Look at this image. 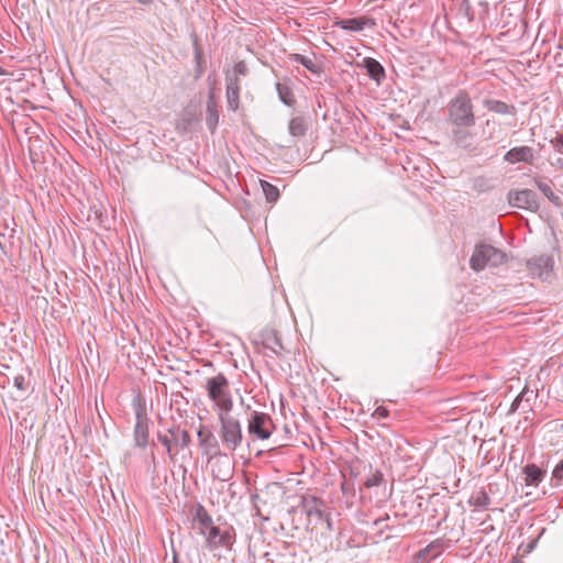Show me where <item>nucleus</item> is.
Here are the masks:
<instances>
[{
  "label": "nucleus",
  "instance_id": "obj_1",
  "mask_svg": "<svg viewBox=\"0 0 563 563\" xmlns=\"http://www.w3.org/2000/svg\"><path fill=\"white\" fill-rule=\"evenodd\" d=\"M206 390L208 398L213 404V409L217 416L232 411L234 405L233 397L230 383L224 374L218 373L217 375L207 378Z\"/></svg>",
  "mask_w": 563,
  "mask_h": 563
},
{
  "label": "nucleus",
  "instance_id": "obj_2",
  "mask_svg": "<svg viewBox=\"0 0 563 563\" xmlns=\"http://www.w3.org/2000/svg\"><path fill=\"white\" fill-rule=\"evenodd\" d=\"M199 446L205 455H208V461L216 460V464H223V474H219L220 481H227L232 474V467L229 457L225 453L219 450V443L214 434L206 427H200L197 432Z\"/></svg>",
  "mask_w": 563,
  "mask_h": 563
},
{
  "label": "nucleus",
  "instance_id": "obj_3",
  "mask_svg": "<svg viewBox=\"0 0 563 563\" xmlns=\"http://www.w3.org/2000/svg\"><path fill=\"white\" fill-rule=\"evenodd\" d=\"M449 118L452 124L456 126L470 128L475 123L473 104L470 96L465 91H460L451 101L449 107Z\"/></svg>",
  "mask_w": 563,
  "mask_h": 563
},
{
  "label": "nucleus",
  "instance_id": "obj_4",
  "mask_svg": "<svg viewBox=\"0 0 563 563\" xmlns=\"http://www.w3.org/2000/svg\"><path fill=\"white\" fill-rule=\"evenodd\" d=\"M217 417L220 423V437L223 445L230 451H235L243 441L241 422L231 412L221 413Z\"/></svg>",
  "mask_w": 563,
  "mask_h": 563
},
{
  "label": "nucleus",
  "instance_id": "obj_5",
  "mask_svg": "<svg viewBox=\"0 0 563 563\" xmlns=\"http://www.w3.org/2000/svg\"><path fill=\"white\" fill-rule=\"evenodd\" d=\"M506 261V255L503 251L489 244H477L471 256L470 265L473 271L481 272L487 266H498Z\"/></svg>",
  "mask_w": 563,
  "mask_h": 563
},
{
  "label": "nucleus",
  "instance_id": "obj_6",
  "mask_svg": "<svg viewBox=\"0 0 563 563\" xmlns=\"http://www.w3.org/2000/svg\"><path fill=\"white\" fill-rule=\"evenodd\" d=\"M527 269L533 278L542 282H552L554 278V260L550 255L541 254L527 261Z\"/></svg>",
  "mask_w": 563,
  "mask_h": 563
},
{
  "label": "nucleus",
  "instance_id": "obj_7",
  "mask_svg": "<svg viewBox=\"0 0 563 563\" xmlns=\"http://www.w3.org/2000/svg\"><path fill=\"white\" fill-rule=\"evenodd\" d=\"M275 427L268 413L254 411L247 420V431L258 440L271 438Z\"/></svg>",
  "mask_w": 563,
  "mask_h": 563
},
{
  "label": "nucleus",
  "instance_id": "obj_8",
  "mask_svg": "<svg viewBox=\"0 0 563 563\" xmlns=\"http://www.w3.org/2000/svg\"><path fill=\"white\" fill-rule=\"evenodd\" d=\"M303 511L308 517L309 523L318 525L325 522L331 530V520L325 512V504L317 497H306L302 500Z\"/></svg>",
  "mask_w": 563,
  "mask_h": 563
},
{
  "label": "nucleus",
  "instance_id": "obj_9",
  "mask_svg": "<svg viewBox=\"0 0 563 563\" xmlns=\"http://www.w3.org/2000/svg\"><path fill=\"white\" fill-rule=\"evenodd\" d=\"M170 438L158 433V441L166 448V452L170 461L175 460V453H173V444L181 449L187 448L190 444V435L186 430H180L178 427H172L168 429Z\"/></svg>",
  "mask_w": 563,
  "mask_h": 563
},
{
  "label": "nucleus",
  "instance_id": "obj_10",
  "mask_svg": "<svg viewBox=\"0 0 563 563\" xmlns=\"http://www.w3.org/2000/svg\"><path fill=\"white\" fill-rule=\"evenodd\" d=\"M508 202L511 207L528 211H538L540 203L537 192L531 189L511 190L508 194Z\"/></svg>",
  "mask_w": 563,
  "mask_h": 563
},
{
  "label": "nucleus",
  "instance_id": "obj_11",
  "mask_svg": "<svg viewBox=\"0 0 563 563\" xmlns=\"http://www.w3.org/2000/svg\"><path fill=\"white\" fill-rule=\"evenodd\" d=\"M134 443L141 449H145L148 444V420L146 415L141 410L136 412V422L134 426Z\"/></svg>",
  "mask_w": 563,
  "mask_h": 563
},
{
  "label": "nucleus",
  "instance_id": "obj_12",
  "mask_svg": "<svg viewBox=\"0 0 563 563\" xmlns=\"http://www.w3.org/2000/svg\"><path fill=\"white\" fill-rule=\"evenodd\" d=\"M534 158L533 150L530 146H517L509 150L504 159L510 164L527 163L531 164Z\"/></svg>",
  "mask_w": 563,
  "mask_h": 563
},
{
  "label": "nucleus",
  "instance_id": "obj_13",
  "mask_svg": "<svg viewBox=\"0 0 563 563\" xmlns=\"http://www.w3.org/2000/svg\"><path fill=\"white\" fill-rule=\"evenodd\" d=\"M335 26L345 31L360 32L366 26H375V22L369 18L360 16L339 20L335 22Z\"/></svg>",
  "mask_w": 563,
  "mask_h": 563
},
{
  "label": "nucleus",
  "instance_id": "obj_14",
  "mask_svg": "<svg viewBox=\"0 0 563 563\" xmlns=\"http://www.w3.org/2000/svg\"><path fill=\"white\" fill-rule=\"evenodd\" d=\"M241 82L236 77H227V100L228 107L235 111L240 106Z\"/></svg>",
  "mask_w": 563,
  "mask_h": 563
},
{
  "label": "nucleus",
  "instance_id": "obj_15",
  "mask_svg": "<svg viewBox=\"0 0 563 563\" xmlns=\"http://www.w3.org/2000/svg\"><path fill=\"white\" fill-rule=\"evenodd\" d=\"M213 527L212 518L208 515L203 507H199L192 520V528L206 537L208 531H210V529Z\"/></svg>",
  "mask_w": 563,
  "mask_h": 563
},
{
  "label": "nucleus",
  "instance_id": "obj_16",
  "mask_svg": "<svg viewBox=\"0 0 563 563\" xmlns=\"http://www.w3.org/2000/svg\"><path fill=\"white\" fill-rule=\"evenodd\" d=\"M206 541L210 549H214L218 547H227L231 542V537L229 532L221 531L218 527H213L206 534Z\"/></svg>",
  "mask_w": 563,
  "mask_h": 563
},
{
  "label": "nucleus",
  "instance_id": "obj_17",
  "mask_svg": "<svg viewBox=\"0 0 563 563\" xmlns=\"http://www.w3.org/2000/svg\"><path fill=\"white\" fill-rule=\"evenodd\" d=\"M219 122V114L217 110V103L214 100L213 91L210 90L207 99V115H206V124L208 129L213 132Z\"/></svg>",
  "mask_w": 563,
  "mask_h": 563
},
{
  "label": "nucleus",
  "instance_id": "obj_18",
  "mask_svg": "<svg viewBox=\"0 0 563 563\" xmlns=\"http://www.w3.org/2000/svg\"><path fill=\"white\" fill-rule=\"evenodd\" d=\"M523 473L526 475V478H525V482H526V485L528 486H538L544 475H545V472L542 471L538 465L536 464H527L525 467H523Z\"/></svg>",
  "mask_w": 563,
  "mask_h": 563
},
{
  "label": "nucleus",
  "instance_id": "obj_19",
  "mask_svg": "<svg viewBox=\"0 0 563 563\" xmlns=\"http://www.w3.org/2000/svg\"><path fill=\"white\" fill-rule=\"evenodd\" d=\"M365 67L369 77L376 81H379L385 76L383 66L374 58H366Z\"/></svg>",
  "mask_w": 563,
  "mask_h": 563
},
{
  "label": "nucleus",
  "instance_id": "obj_20",
  "mask_svg": "<svg viewBox=\"0 0 563 563\" xmlns=\"http://www.w3.org/2000/svg\"><path fill=\"white\" fill-rule=\"evenodd\" d=\"M485 107L488 111L498 113V114H510L512 107L508 106L506 102L500 100H486Z\"/></svg>",
  "mask_w": 563,
  "mask_h": 563
},
{
  "label": "nucleus",
  "instance_id": "obj_21",
  "mask_svg": "<svg viewBox=\"0 0 563 563\" xmlns=\"http://www.w3.org/2000/svg\"><path fill=\"white\" fill-rule=\"evenodd\" d=\"M289 133L292 136H302L307 131L306 121L301 117L292 118L288 125Z\"/></svg>",
  "mask_w": 563,
  "mask_h": 563
},
{
  "label": "nucleus",
  "instance_id": "obj_22",
  "mask_svg": "<svg viewBox=\"0 0 563 563\" xmlns=\"http://www.w3.org/2000/svg\"><path fill=\"white\" fill-rule=\"evenodd\" d=\"M536 183V186L542 191V194L555 206H561V198L554 194V191L552 190L551 186L539 180V179H536L534 180Z\"/></svg>",
  "mask_w": 563,
  "mask_h": 563
},
{
  "label": "nucleus",
  "instance_id": "obj_23",
  "mask_svg": "<svg viewBox=\"0 0 563 563\" xmlns=\"http://www.w3.org/2000/svg\"><path fill=\"white\" fill-rule=\"evenodd\" d=\"M261 187L268 202H276L279 198V190L276 186L266 180H261Z\"/></svg>",
  "mask_w": 563,
  "mask_h": 563
},
{
  "label": "nucleus",
  "instance_id": "obj_24",
  "mask_svg": "<svg viewBox=\"0 0 563 563\" xmlns=\"http://www.w3.org/2000/svg\"><path fill=\"white\" fill-rule=\"evenodd\" d=\"M489 496L484 490H479L472 495L470 504L475 508L484 509L489 505Z\"/></svg>",
  "mask_w": 563,
  "mask_h": 563
},
{
  "label": "nucleus",
  "instance_id": "obj_25",
  "mask_svg": "<svg viewBox=\"0 0 563 563\" xmlns=\"http://www.w3.org/2000/svg\"><path fill=\"white\" fill-rule=\"evenodd\" d=\"M276 90H277L278 97L283 103H285L287 106L292 104L294 99H292V93H291V90L289 89V87H287L284 84L277 82Z\"/></svg>",
  "mask_w": 563,
  "mask_h": 563
},
{
  "label": "nucleus",
  "instance_id": "obj_26",
  "mask_svg": "<svg viewBox=\"0 0 563 563\" xmlns=\"http://www.w3.org/2000/svg\"><path fill=\"white\" fill-rule=\"evenodd\" d=\"M290 59L295 63L301 64L303 67H306L308 70L312 73L317 71V66L311 58H308L301 54H292L290 55Z\"/></svg>",
  "mask_w": 563,
  "mask_h": 563
},
{
  "label": "nucleus",
  "instance_id": "obj_27",
  "mask_svg": "<svg viewBox=\"0 0 563 563\" xmlns=\"http://www.w3.org/2000/svg\"><path fill=\"white\" fill-rule=\"evenodd\" d=\"M384 481V476L382 474V472L379 471H375L374 473H372L365 481L364 485L365 487L367 488H372V487H375V486H378L382 484V482Z\"/></svg>",
  "mask_w": 563,
  "mask_h": 563
},
{
  "label": "nucleus",
  "instance_id": "obj_28",
  "mask_svg": "<svg viewBox=\"0 0 563 563\" xmlns=\"http://www.w3.org/2000/svg\"><path fill=\"white\" fill-rule=\"evenodd\" d=\"M552 478L556 481L558 485H563V460L553 468Z\"/></svg>",
  "mask_w": 563,
  "mask_h": 563
},
{
  "label": "nucleus",
  "instance_id": "obj_29",
  "mask_svg": "<svg viewBox=\"0 0 563 563\" xmlns=\"http://www.w3.org/2000/svg\"><path fill=\"white\" fill-rule=\"evenodd\" d=\"M247 66L244 62H239L235 64L234 66V69H233V75L231 77H236L239 78L240 76H245L247 75Z\"/></svg>",
  "mask_w": 563,
  "mask_h": 563
},
{
  "label": "nucleus",
  "instance_id": "obj_30",
  "mask_svg": "<svg viewBox=\"0 0 563 563\" xmlns=\"http://www.w3.org/2000/svg\"><path fill=\"white\" fill-rule=\"evenodd\" d=\"M13 384L16 387V389L25 391L27 388V382L25 380L24 376L18 375L13 379Z\"/></svg>",
  "mask_w": 563,
  "mask_h": 563
},
{
  "label": "nucleus",
  "instance_id": "obj_31",
  "mask_svg": "<svg viewBox=\"0 0 563 563\" xmlns=\"http://www.w3.org/2000/svg\"><path fill=\"white\" fill-rule=\"evenodd\" d=\"M389 415V411L386 407L379 406L375 409L373 417L377 419H385Z\"/></svg>",
  "mask_w": 563,
  "mask_h": 563
},
{
  "label": "nucleus",
  "instance_id": "obj_32",
  "mask_svg": "<svg viewBox=\"0 0 563 563\" xmlns=\"http://www.w3.org/2000/svg\"><path fill=\"white\" fill-rule=\"evenodd\" d=\"M212 463V473H213V476L218 479H220V477L218 476L219 474H223V470H224V465L223 464H216V460H211Z\"/></svg>",
  "mask_w": 563,
  "mask_h": 563
},
{
  "label": "nucleus",
  "instance_id": "obj_33",
  "mask_svg": "<svg viewBox=\"0 0 563 563\" xmlns=\"http://www.w3.org/2000/svg\"><path fill=\"white\" fill-rule=\"evenodd\" d=\"M553 146L556 152L563 154V136H556L553 141Z\"/></svg>",
  "mask_w": 563,
  "mask_h": 563
},
{
  "label": "nucleus",
  "instance_id": "obj_34",
  "mask_svg": "<svg viewBox=\"0 0 563 563\" xmlns=\"http://www.w3.org/2000/svg\"><path fill=\"white\" fill-rule=\"evenodd\" d=\"M389 519V516L388 515H385V517H380V518H377L376 520H374L373 522V526L377 527L378 529H384L386 528L387 529V526H383V523Z\"/></svg>",
  "mask_w": 563,
  "mask_h": 563
},
{
  "label": "nucleus",
  "instance_id": "obj_35",
  "mask_svg": "<svg viewBox=\"0 0 563 563\" xmlns=\"http://www.w3.org/2000/svg\"><path fill=\"white\" fill-rule=\"evenodd\" d=\"M527 393H528V390L523 389V391L514 400V402L511 405L512 410H516L518 408L519 402L522 400V398L526 396Z\"/></svg>",
  "mask_w": 563,
  "mask_h": 563
},
{
  "label": "nucleus",
  "instance_id": "obj_36",
  "mask_svg": "<svg viewBox=\"0 0 563 563\" xmlns=\"http://www.w3.org/2000/svg\"><path fill=\"white\" fill-rule=\"evenodd\" d=\"M135 1L141 4H150L153 0H135Z\"/></svg>",
  "mask_w": 563,
  "mask_h": 563
},
{
  "label": "nucleus",
  "instance_id": "obj_37",
  "mask_svg": "<svg viewBox=\"0 0 563 563\" xmlns=\"http://www.w3.org/2000/svg\"><path fill=\"white\" fill-rule=\"evenodd\" d=\"M4 74V70L2 69V67L0 66V76Z\"/></svg>",
  "mask_w": 563,
  "mask_h": 563
}]
</instances>
